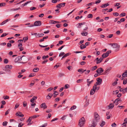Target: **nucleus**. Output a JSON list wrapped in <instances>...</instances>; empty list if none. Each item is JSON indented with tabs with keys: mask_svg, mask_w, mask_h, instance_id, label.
Returning <instances> with one entry per match:
<instances>
[{
	"mask_svg": "<svg viewBox=\"0 0 127 127\" xmlns=\"http://www.w3.org/2000/svg\"><path fill=\"white\" fill-rule=\"evenodd\" d=\"M94 119L92 122V125H89V127H95L96 126L97 123L99 122L100 120V117L98 114L96 112L94 113Z\"/></svg>",
	"mask_w": 127,
	"mask_h": 127,
	"instance_id": "1",
	"label": "nucleus"
},
{
	"mask_svg": "<svg viewBox=\"0 0 127 127\" xmlns=\"http://www.w3.org/2000/svg\"><path fill=\"white\" fill-rule=\"evenodd\" d=\"M85 123V119L83 117H82L79 120L78 123V125L80 127H82Z\"/></svg>",
	"mask_w": 127,
	"mask_h": 127,
	"instance_id": "2",
	"label": "nucleus"
},
{
	"mask_svg": "<svg viewBox=\"0 0 127 127\" xmlns=\"http://www.w3.org/2000/svg\"><path fill=\"white\" fill-rule=\"evenodd\" d=\"M110 45L113 46V48H116L115 50V51L117 52L119 50L120 45H118L116 43H113V44H110Z\"/></svg>",
	"mask_w": 127,
	"mask_h": 127,
	"instance_id": "3",
	"label": "nucleus"
},
{
	"mask_svg": "<svg viewBox=\"0 0 127 127\" xmlns=\"http://www.w3.org/2000/svg\"><path fill=\"white\" fill-rule=\"evenodd\" d=\"M97 81L95 84L97 85H99L102 82V79L100 78L99 77L97 78L96 79Z\"/></svg>",
	"mask_w": 127,
	"mask_h": 127,
	"instance_id": "4",
	"label": "nucleus"
},
{
	"mask_svg": "<svg viewBox=\"0 0 127 127\" xmlns=\"http://www.w3.org/2000/svg\"><path fill=\"white\" fill-rule=\"evenodd\" d=\"M103 71V70L102 68L100 67L98 68L96 71L97 74H100L102 73Z\"/></svg>",
	"mask_w": 127,
	"mask_h": 127,
	"instance_id": "5",
	"label": "nucleus"
},
{
	"mask_svg": "<svg viewBox=\"0 0 127 127\" xmlns=\"http://www.w3.org/2000/svg\"><path fill=\"white\" fill-rule=\"evenodd\" d=\"M41 25V22L40 21H37L34 23V25L35 26H40Z\"/></svg>",
	"mask_w": 127,
	"mask_h": 127,
	"instance_id": "6",
	"label": "nucleus"
},
{
	"mask_svg": "<svg viewBox=\"0 0 127 127\" xmlns=\"http://www.w3.org/2000/svg\"><path fill=\"white\" fill-rule=\"evenodd\" d=\"M41 108H43V109H46L47 108V106L46 105V104L45 103H43L40 105Z\"/></svg>",
	"mask_w": 127,
	"mask_h": 127,
	"instance_id": "7",
	"label": "nucleus"
},
{
	"mask_svg": "<svg viewBox=\"0 0 127 127\" xmlns=\"http://www.w3.org/2000/svg\"><path fill=\"white\" fill-rule=\"evenodd\" d=\"M16 115L21 117H23L24 116V115L22 114V113L19 111L17 112L16 113Z\"/></svg>",
	"mask_w": 127,
	"mask_h": 127,
	"instance_id": "8",
	"label": "nucleus"
},
{
	"mask_svg": "<svg viewBox=\"0 0 127 127\" xmlns=\"http://www.w3.org/2000/svg\"><path fill=\"white\" fill-rule=\"evenodd\" d=\"M94 87H93V88L90 91V95H94L95 92V91L94 89Z\"/></svg>",
	"mask_w": 127,
	"mask_h": 127,
	"instance_id": "9",
	"label": "nucleus"
},
{
	"mask_svg": "<svg viewBox=\"0 0 127 127\" xmlns=\"http://www.w3.org/2000/svg\"><path fill=\"white\" fill-rule=\"evenodd\" d=\"M10 19H7L5 20H4V21H3L1 23L0 25H3L4 24H5L8 21H10Z\"/></svg>",
	"mask_w": 127,
	"mask_h": 127,
	"instance_id": "10",
	"label": "nucleus"
},
{
	"mask_svg": "<svg viewBox=\"0 0 127 127\" xmlns=\"http://www.w3.org/2000/svg\"><path fill=\"white\" fill-rule=\"evenodd\" d=\"M37 96H33L32 98L30 100V101L31 102L33 103L34 102V100L37 98Z\"/></svg>",
	"mask_w": 127,
	"mask_h": 127,
	"instance_id": "11",
	"label": "nucleus"
},
{
	"mask_svg": "<svg viewBox=\"0 0 127 127\" xmlns=\"http://www.w3.org/2000/svg\"><path fill=\"white\" fill-rule=\"evenodd\" d=\"M81 34L83 36H86L88 34V33L85 31H83L81 32Z\"/></svg>",
	"mask_w": 127,
	"mask_h": 127,
	"instance_id": "12",
	"label": "nucleus"
},
{
	"mask_svg": "<svg viewBox=\"0 0 127 127\" xmlns=\"http://www.w3.org/2000/svg\"><path fill=\"white\" fill-rule=\"evenodd\" d=\"M97 85H96L95 84H94V86H93V87H94V89H95V90L96 91H98L99 89V87L98 86L97 87Z\"/></svg>",
	"mask_w": 127,
	"mask_h": 127,
	"instance_id": "13",
	"label": "nucleus"
},
{
	"mask_svg": "<svg viewBox=\"0 0 127 127\" xmlns=\"http://www.w3.org/2000/svg\"><path fill=\"white\" fill-rule=\"evenodd\" d=\"M103 60V59L102 58H101L96 61V63L97 64H98L100 63Z\"/></svg>",
	"mask_w": 127,
	"mask_h": 127,
	"instance_id": "14",
	"label": "nucleus"
},
{
	"mask_svg": "<svg viewBox=\"0 0 127 127\" xmlns=\"http://www.w3.org/2000/svg\"><path fill=\"white\" fill-rule=\"evenodd\" d=\"M44 35V34L43 33H38L37 34L36 37H41L43 36Z\"/></svg>",
	"mask_w": 127,
	"mask_h": 127,
	"instance_id": "15",
	"label": "nucleus"
},
{
	"mask_svg": "<svg viewBox=\"0 0 127 127\" xmlns=\"http://www.w3.org/2000/svg\"><path fill=\"white\" fill-rule=\"evenodd\" d=\"M59 22L58 21H54L53 20H51L50 21V23L51 24H55L56 23H59Z\"/></svg>",
	"mask_w": 127,
	"mask_h": 127,
	"instance_id": "16",
	"label": "nucleus"
},
{
	"mask_svg": "<svg viewBox=\"0 0 127 127\" xmlns=\"http://www.w3.org/2000/svg\"><path fill=\"white\" fill-rule=\"evenodd\" d=\"M39 69L37 67H36L34 68L33 70V71L34 72H36L38 71Z\"/></svg>",
	"mask_w": 127,
	"mask_h": 127,
	"instance_id": "17",
	"label": "nucleus"
},
{
	"mask_svg": "<svg viewBox=\"0 0 127 127\" xmlns=\"http://www.w3.org/2000/svg\"><path fill=\"white\" fill-rule=\"evenodd\" d=\"M30 23H26L25 24V25H29L28 26V27H33L34 26V25L33 24L30 25Z\"/></svg>",
	"mask_w": 127,
	"mask_h": 127,
	"instance_id": "18",
	"label": "nucleus"
},
{
	"mask_svg": "<svg viewBox=\"0 0 127 127\" xmlns=\"http://www.w3.org/2000/svg\"><path fill=\"white\" fill-rule=\"evenodd\" d=\"M111 50H109L107 51L105 53V54L107 57L108 56L109 54L111 53Z\"/></svg>",
	"mask_w": 127,
	"mask_h": 127,
	"instance_id": "19",
	"label": "nucleus"
},
{
	"mask_svg": "<svg viewBox=\"0 0 127 127\" xmlns=\"http://www.w3.org/2000/svg\"><path fill=\"white\" fill-rule=\"evenodd\" d=\"M6 5V3H5L2 2L0 3V7L4 6Z\"/></svg>",
	"mask_w": 127,
	"mask_h": 127,
	"instance_id": "20",
	"label": "nucleus"
},
{
	"mask_svg": "<svg viewBox=\"0 0 127 127\" xmlns=\"http://www.w3.org/2000/svg\"><path fill=\"white\" fill-rule=\"evenodd\" d=\"M5 68H9L11 69L12 68V66L11 65H7L5 66Z\"/></svg>",
	"mask_w": 127,
	"mask_h": 127,
	"instance_id": "21",
	"label": "nucleus"
},
{
	"mask_svg": "<svg viewBox=\"0 0 127 127\" xmlns=\"http://www.w3.org/2000/svg\"><path fill=\"white\" fill-rule=\"evenodd\" d=\"M85 23L84 22H83L82 23H79L78 24V26L77 27L78 28H81V26L82 25H83Z\"/></svg>",
	"mask_w": 127,
	"mask_h": 127,
	"instance_id": "22",
	"label": "nucleus"
},
{
	"mask_svg": "<svg viewBox=\"0 0 127 127\" xmlns=\"http://www.w3.org/2000/svg\"><path fill=\"white\" fill-rule=\"evenodd\" d=\"M80 48L83 49L86 47V46L84 44H82L80 46Z\"/></svg>",
	"mask_w": 127,
	"mask_h": 127,
	"instance_id": "23",
	"label": "nucleus"
},
{
	"mask_svg": "<svg viewBox=\"0 0 127 127\" xmlns=\"http://www.w3.org/2000/svg\"><path fill=\"white\" fill-rule=\"evenodd\" d=\"M108 107L109 108L111 109L114 107V105L112 103H111L108 106Z\"/></svg>",
	"mask_w": 127,
	"mask_h": 127,
	"instance_id": "24",
	"label": "nucleus"
},
{
	"mask_svg": "<svg viewBox=\"0 0 127 127\" xmlns=\"http://www.w3.org/2000/svg\"><path fill=\"white\" fill-rule=\"evenodd\" d=\"M97 68V66H94L91 68V69L92 71H93L96 69Z\"/></svg>",
	"mask_w": 127,
	"mask_h": 127,
	"instance_id": "25",
	"label": "nucleus"
},
{
	"mask_svg": "<svg viewBox=\"0 0 127 127\" xmlns=\"http://www.w3.org/2000/svg\"><path fill=\"white\" fill-rule=\"evenodd\" d=\"M65 3L64 2L62 3H60V5L61 7H64L65 6Z\"/></svg>",
	"mask_w": 127,
	"mask_h": 127,
	"instance_id": "26",
	"label": "nucleus"
},
{
	"mask_svg": "<svg viewBox=\"0 0 127 127\" xmlns=\"http://www.w3.org/2000/svg\"><path fill=\"white\" fill-rule=\"evenodd\" d=\"M8 122L7 121H5L4 122L2 123V125L4 126H6L7 125Z\"/></svg>",
	"mask_w": 127,
	"mask_h": 127,
	"instance_id": "27",
	"label": "nucleus"
},
{
	"mask_svg": "<svg viewBox=\"0 0 127 127\" xmlns=\"http://www.w3.org/2000/svg\"><path fill=\"white\" fill-rule=\"evenodd\" d=\"M105 123L104 121H102V123L100 124V126L101 127H102L105 125Z\"/></svg>",
	"mask_w": 127,
	"mask_h": 127,
	"instance_id": "28",
	"label": "nucleus"
},
{
	"mask_svg": "<svg viewBox=\"0 0 127 127\" xmlns=\"http://www.w3.org/2000/svg\"><path fill=\"white\" fill-rule=\"evenodd\" d=\"M32 117H30L27 121V122H29V123L31 122V121L32 119Z\"/></svg>",
	"mask_w": 127,
	"mask_h": 127,
	"instance_id": "29",
	"label": "nucleus"
},
{
	"mask_svg": "<svg viewBox=\"0 0 127 127\" xmlns=\"http://www.w3.org/2000/svg\"><path fill=\"white\" fill-rule=\"evenodd\" d=\"M94 3H95L94 2H92L86 4V5L87 6H91L92 4H94Z\"/></svg>",
	"mask_w": 127,
	"mask_h": 127,
	"instance_id": "30",
	"label": "nucleus"
},
{
	"mask_svg": "<svg viewBox=\"0 0 127 127\" xmlns=\"http://www.w3.org/2000/svg\"><path fill=\"white\" fill-rule=\"evenodd\" d=\"M127 83V79H125L123 81V84L124 85L126 84Z\"/></svg>",
	"mask_w": 127,
	"mask_h": 127,
	"instance_id": "31",
	"label": "nucleus"
},
{
	"mask_svg": "<svg viewBox=\"0 0 127 127\" xmlns=\"http://www.w3.org/2000/svg\"><path fill=\"white\" fill-rule=\"evenodd\" d=\"M26 71V70L25 69H23V70H22L21 71V72H19L18 73V74H21L23 73V72H25Z\"/></svg>",
	"mask_w": 127,
	"mask_h": 127,
	"instance_id": "32",
	"label": "nucleus"
},
{
	"mask_svg": "<svg viewBox=\"0 0 127 127\" xmlns=\"http://www.w3.org/2000/svg\"><path fill=\"white\" fill-rule=\"evenodd\" d=\"M126 15V13H122L120 15V17L124 16Z\"/></svg>",
	"mask_w": 127,
	"mask_h": 127,
	"instance_id": "33",
	"label": "nucleus"
},
{
	"mask_svg": "<svg viewBox=\"0 0 127 127\" xmlns=\"http://www.w3.org/2000/svg\"><path fill=\"white\" fill-rule=\"evenodd\" d=\"M93 17V15L92 14H89L87 16V17L88 18H91Z\"/></svg>",
	"mask_w": 127,
	"mask_h": 127,
	"instance_id": "34",
	"label": "nucleus"
},
{
	"mask_svg": "<svg viewBox=\"0 0 127 127\" xmlns=\"http://www.w3.org/2000/svg\"><path fill=\"white\" fill-rule=\"evenodd\" d=\"M122 76L123 77H126L127 76V74L126 73L124 72L122 74Z\"/></svg>",
	"mask_w": 127,
	"mask_h": 127,
	"instance_id": "35",
	"label": "nucleus"
},
{
	"mask_svg": "<svg viewBox=\"0 0 127 127\" xmlns=\"http://www.w3.org/2000/svg\"><path fill=\"white\" fill-rule=\"evenodd\" d=\"M86 62L84 61H82L80 63V64L81 65H83L86 64Z\"/></svg>",
	"mask_w": 127,
	"mask_h": 127,
	"instance_id": "36",
	"label": "nucleus"
},
{
	"mask_svg": "<svg viewBox=\"0 0 127 127\" xmlns=\"http://www.w3.org/2000/svg\"><path fill=\"white\" fill-rule=\"evenodd\" d=\"M64 75V73H59V74L58 76L59 77H62Z\"/></svg>",
	"mask_w": 127,
	"mask_h": 127,
	"instance_id": "37",
	"label": "nucleus"
},
{
	"mask_svg": "<svg viewBox=\"0 0 127 127\" xmlns=\"http://www.w3.org/2000/svg\"><path fill=\"white\" fill-rule=\"evenodd\" d=\"M76 106H74V105H73V106H72L70 108V109L71 110H73L74 109H76Z\"/></svg>",
	"mask_w": 127,
	"mask_h": 127,
	"instance_id": "38",
	"label": "nucleus"
},
{
	"mask_svg": "<svg viewBox=\"0 0 127 127\" xmlns=\"http://www.w3.org/2000/svg\"><path fill=\"white\" fill-rule=\"evenodd\" d=\"M64 54H65V53H64V52H61L60 53V54H59V56L60 57L62 56H63L64 55Z\"/></svg>",
	"mask_w": 127,
	"mask_h": 127,
	"instance_id": "39",
	"label": "nucleus"
},
{
	"mask_svg": "<svg viewBox=\"0 0 127 127\" xmlns=\"http://www.w3.org/2000/svg\"><path fill=\"white\" fill-rule=\"evenodd\" d=\"M19 105H20L18 103H16L15 106V107H14L15 109H16L17 108H18V107L19 106Z\"/></svg>",
	"mask_w": 127,
	"mask_h": 127,
	"instance_id": "40",
	"label": "nucleus"
},
{
	"mask_svg": "<svg viewBox=\"0 0 127 127\" xmlns=\"http://www.w3.org/2000/svg\"><path fill=\"white\" fill-rule=\"evenodd\" d=\"M127 123V118H125L124 119V122L122 125L126 124Z\"/></svg>",
	"mask_w": 127,
	"mask_h": 127,
	"instance_id": "41",
	"label": "nucleus"
},
{
	"mask_svg": "<svg viewBox=\"0 0 127 127\" xmlns=\"http://www.w3.org/2000/svg\"><path fill=\"white\" fill-rule=\"evenodd\" d=\"M78 71L79 72H81L82 73H83V69H79L78 70Z\"/></svg>",
	"mask_w": 127,
	"mask_h": 127,
	"instance_id": "42",
	"label": "nucleus"
},
{
	"mask_svg": "<svg viewBox=\"0 0 127 127\" xmlns=\"http://www.w3.org/2000/svg\"><path fill=\"white\" fill-rule=\"evenodd\" d=\"M4 63L6 64L8 63V61L7 59H5L4 60Z\"/></svg>",
	"mask_w": 127,
	"mask_h": 127,
	"instance_id": "43",
	"label": "nucleus"
},
{
	"mask_svg": "<svg viewBox=\"0 0 127 127\" xmlns=\"http://www.w3.org/2000/svg\"><path fill=\"white\" fill-rule=\"evenodd\" d=\"M7 34H6V33H3L1 35V37H2L5 36H6Z\"/></svg>",
	"mask_w": 127,
	"mask_h": 127,
	"instance_id": "44",
	"label": "nucleus"
},
{
	"mask_svg": "<svg viewBox=\"0 0 127 127\" xmlns=\"http://www.w3.org/2000/svg\"><path fill=\"white\" fill-rule=\"evenodd\" d=\"M113 15L115 16H117L119 15V14L117 12H114L113 13Z\"/></svg>",
	"mask_w": 127,
	"mask_h": 127,
	"instance_id": "45",
	"label": "nucleus"
},
{
	"mask_svg": "<svg viewBox=\"0 0 127 127\" xmlns=\"http://www.w3.org/2000/svg\"><path fill=\"white\" fill-rule=\"evenodd\" d=\"M24 56H25L23 55L22 57H21L20 56H19L17 57L18 58V59L19 61H21L22 60V57H24Z\"/></svg>",
	"mask_w": 127,
	"mask_h": 127,
	"instance_id": "46",
	"label": "nucleus"
},
{
	"mask_svg": "<svg viewBox=\"0 0 127 127\" xmlns=\"http://www.w3.org/2000/svg\"><path fill=\"white\" fill-rule=\"evenodd\" d=\"M70 55H71V54L70 53H67L65 54H64V57H65L67 56H68Z\"/></svg>",
	"mask_w": 127,
	"mask_h": 127,
	"instance_id": "47",
	"label": "nucleus"
},
{
	"mask_svg": "<svg viewBox=\"0 0 127 127\" xmlns=\"http://www.w3.org/2000/svg\"><path fill=\"white\" fill-rule=\"evenodd\" d=\"M102 58H106L107 57V56L105 54V53L103 54L102 55Z\"/></svg>",
	"mask_w": 127,
	"mask_h": 127,
	"instance_id": "48",
	"label": "nucleus"
},
{
	"mask_svg": "<svg viewBox=\"0 0 127 127\" xmlns=\"http://www.w3.org/2000/svg\"><path fill=\"white\" fill-rule=\"evenodd\" d=\"M12 45L10 43H7V46L8 47H11Z\"/></svg>",
	"mask_w": 127,
	"mask_h": 127,
	"instance_id": "49",
	"label": "nucleus"
},
{
	"mask_svg": "<svg viewBox=\"0 0 127 127\" xmlns=\"http://www.w3.org/2000/svg\"><path fill=\"white\" fill-rule=\"evenodd\" d=\"M36 8V7H31L30 8V10L31 11H32L35 9Z\"/></svg>",
	"mask_w": 127,
	"mask_h": 127,
	"instance_id": "50",
	"label": "nucleus"
},
{
	"mask_svg": "<svg viewBox=\"0 0 127 127\" xmlns=\"http://www.w3.org/2000/svg\"><path fill=\"white\" fill-rule=\"evenodd\" d=\"M110 69H107L105 71V73L107 74H108L109 72H110Z\"/></svg>",
	"mask_w": 127,
	"mask_h": 127,
	"instance_id": "51",
	"label": "nucleus"
},
{
	"mask_svg": "<svg viewBox=\"0 0 127 127\" xmlns=\"http://www.w3.org/2000/svg\"><path fill=\"white\" fill-rule=\"evenodd\" d=\"M49 57V56L48 55H47L46 56H44L42 57V59H45Z\"/></svg>",
	"mask_w": 127,
	"mask_h": 127,
	"instance_id": "52",
	"label": "nucleus"
},
{
	"mask_svg": "<svg viewBox=\"0 0 127 127\" xmlns=\"http://www.w3.org/2000/svg\"><path fill=\"white\" fill-rule=\"evenodd\" d=\"M94 80H92L90 81V82H89L88 83H87V85L88 86H90V84L92 83L93 81Z\"/></svg>",
	"mask_w": 127,
	"mask_h": 127,
	"instance_id": "53",
	"label": "nucleus"
},
{
	"mask_svg": "<svg viewBox=\"0 0 127 127\" xmlns=\"http://www.w3.org/2000/svg\"><path fill=\"white\" fill-rule=\"evenodd\" d=\"M28 37H24L23 38V40L24 41H27L28 40Z\"/></svg>",
	"mask_w": 127,
	"mask_h": 127,
	"instance_id": "54",
	"label": "nucleus"
},
{
	"mask_svg": "<svg viewBox=\"0 0 127 127\" xmlns=\"http://www.w3.org/2000/svg\"><path fill=\"white\" fill-rule=\"evenodd\" d=\"M31 2V1H30L26 2L24 4V5L26 6L28 3Z\"/></svg>",
	"mask_w": 127,
	"mask_h": 127,
	"instance_id": "55",
	"label": "nucleus"
},
{
	"mask_svg": "<svg viewBox=\"0 0 127 127\" xmlns=\"http://www.w3.org/2000/svg\"><path fill=\"white\" fill-rule=\"evenodd\" d=\"M23 125V124L22 123H19L18 125V127H22Z\"/></svg>",
	"mask_w": 127,
	"mask_h": 127,
	"instance_id": "56",
	"label": "nucleus"
},
{
	"mask_svg": "<svg viewBox=\"0 0 127 127\" xmlns=\"http://www.w3.org/2000/svg\"><path fill=\"white\" fill-rule=\"evenodd\" d=\"M10 110L9 109H8L5 112V115H7L10 111Z\"/></svg>",
	"mask_w": 127,
	"mask_h": 127,
	"instance_id": "57",
	"label": "nucleus"
},
{
	"mask_svg": "<svg viewBox=\"0 0 127 127\" xmlns=\"http://www.w3.org/2000/svg\"><path fill=\"white\" fill-rule=\"evenodd\" d=\"M58 118H55L52 119L51 121V122H52L54 121H55L57 120H58Z\"/></svg>",
	"mask_w": 127,
	"mask_h": 127,
	"instance_id": "58",
	"label": "nucleus"
},
{
	"mask_svg": "<svg viewBox=\"0 0 127 127\" xmlns=\"http://www.w3.org/2000/svg\"><path fill=\"white\" fill-rule=\"evenodd\" d=\"M34 75H34V74L31 73L29 75V77H31L32 76H34Z\"/></svg>",
	"mask_w": 127,
	"mask_h": 127,
	"instance_id": "59",
	"label": "nucleus"
},
{
	"mask_svg": "<svg viewBox=\"0 0 127 127\" xmlns=\"http://www.w3.org/2000/svg\"><path fill=\"white\" fill-rule=\"evenodd\" d=\"M52 111V110L51 109H48L46 111V112L47 113H49L50 112Z\"/></svg>",
	"mask_w": 127,
	"mask_h": 127,
	"instance_id": "60",
	"label": "nucleus"
},
{
	"mask_svg": "<svg viewBox=\"0 0 127 127\" xmlns=\"http://www.w3.org/2000/svg\"><path fill=\"white\" fill-rule=\"evenodd\" d=\"M120 100L119 99V98H118L116 99L115 100V101H114V103H115L116 102H118Z\"/></svg>",
	"mask_w": 127,
	"mask_h": 127,
	"instance_id": "61",
	"label": "nucleus"
},
{
	"mask_svg": "<svg viewBox=\"0 0 127 127\" xmlns=\"http://www.w3.org/2000/svg\"><path fill=\"white\" fill-rule=\"evenodd\" d=\"M111 126L112 127H115L116 126V125L115 123H114L112 124Z\"/></svg>",
	"mask_w": 127,
	"mask_h": 127,
	"instance_id": "62",
	"label": "nucleus"
},
{
	"mask_svg": "<svg viewBox=\"0 0 127 127\" xmlns=\"http://www.w3.org/2000/svg\"><path fill=\"white\" fill-rule=\"evenodd\" d=\"M45 4H40L39 5V7L40 8H42L45 5Z\"/></svg>",
	"mask_w": 127,
	"mask_h": 127,
	"instance_id": "63",
	"label": "nucleus"
},
{
	"mask_svg": "<svg viewBox=\"0 0 127 127\" xmlns=\"http://www.w3.org/2000/svg\"><path fill=\"white\" fill-rule=\"evenodd\" d=\"M121 32L120 31H118L116 32V34L117 35H120V34Z\"/></svg>",
	"mask_w": 127,
	"mask_h": 127,
	"instance_id": "64",
	"label": "nucleus"
}]
</instances>
